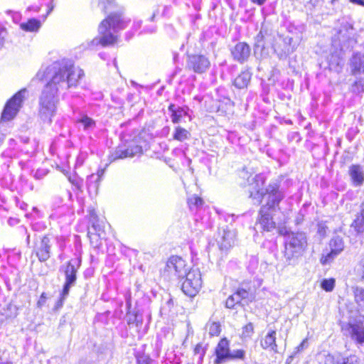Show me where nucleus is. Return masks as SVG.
<instances>
[{
	"label": "nucleus",
	"mask_w": 364,
	"mask_h": 364,
	"mask_svg": "<svg viewBox=\"0 0 364 364\" xmlns=\"http://www.w3.org/2000/svg\"><path fill=\"white\" fill-rule=\"evenodd\" d=\"M70 181L72 183V184L78 190L82 191L83 180L80 178H77L75 179H70Z\"/></svg>",
	"instance_id": "52"
},
{
	"label": "nucleus",
	"mask_w": 364,
	"mask_h": 364,
	"mask_svg": "<svg viewBox=\"0 0 364 364\" xmlns=\"http://www.w3.org/2000/svg\"><path fill=\"white\" fill-rule=\"evenodd\" d=\"M181 71V68H180L179 67H176L175 70L173 71V73L171 74V76H172V77H175Z\"/></svg>",
	"instance_id": "62"
},
{
	"label": "nucleus",
	"mask_w": 364,
	"mask_h": 364,
	"mask_svg": "<svg viewBox=\"0 0 364 364\" xmlns=\"http://www.w3.org/2000/svg\"><path fill=\"white\" fill-rule=\"evenodd\" d=\"M114 4V0H99L98 6L104 13H107Z\"/></svg>",
	"instance_id": "43"
},
{
	"label": "nucleus",
	"mask_w": 364,
	"mask_h": 364,
	"mask_svg": "<svg viewBox=\"0 0 364 364\" xmlns=\"http://www.w3.org/2000/svg\"><path fill=\"white\" fill-rule=\"evenodd\" d=\"M224 221L228 223L227 225L229 228H235L233 223L235 222V220L239 217V215H235V214L225 213L222 215Z\"/></svg>",
	"instance_id": "44"
},
{
	"label": "nucleus",
	"mask_w": 364,
	"mask_h": 364,
	"mask_svg": "<svg viewBox=\"0 0 364 364\" xmlns=\"http://www.w3.org/2000/svg\"><path fill=\"white\" fill-rule=\"evenodd\" d=\"M327 60L330 70H337L338 68H341L342 59L338 55L332 54L328 57Z\"/></svg>",
	"instance_id": "36"
},
{
	"label": "nucleus",
	"mask_w": 364,
	"mask_h": 364,
	"mask_svg": "<svg viewBox=\"0 0 364 364\" xmlns=\"http://www.w3.org/2000/svg\"><path fill=\"white\" fill-rule=\"evenodd\" d=\"M296 354H295L294 352L292 353L291 355H290L287 358V360H286V363L287 364H290L292 360H294V358L296 357Z\"/></svg>",
	"instance_id": "57"
},
{
	"label": "nucleus",
	"mask_w": 364,
	"mask_h": 364,
	"mask_svg": "<svg viewBox=\"0 0 364 364\" xmlns=\"http://www.w3.org/2000/svg\"><path fill=\"white\" fill-rule=\"evenodd\" d=\"M230 350L229 340L225 337L221 338L215 348L214 355L215 358L213 363L223 364L228 362Z\"/></svg>",
	"instance_id": "16"
},
{
	"label": "nucleus",
	"mask_w": 364,
	"mask_h": 364,
	"mask_svg": "<svg viewBox=\"0 0 364 364\" xmlns=\"http://www.w3.org/2000/svg\"><path fill=\"white\" fill-rule=\"evenodd\" d=\"M18 232L21 235L26 236V246L30 247L31 235L28 232V229L25 226L21 225L18 228Z\"/></svg>",
	"instance_id": "47"
},
{
	"label": "nucleus",
	"mask_w": 364,
	"mask_h": 364,
	"mask_svg": "<svg viewBox=\"0 0 364 364\" xmlns=\"http://www.w3.org/2000/svg\"><path fill=\"white\" fill-rule=\"evenodd\" d=\"M277 211V210L261 206L255 224V230L260 232H272L276 230L277 223L274 216Z\"/></svg>",
	"instance_id": "10"
},
{
	"label": "nucleus",
	"mask_w": 364,
	"mask_h": 364,
	"mask_svg": "<svg viewBox=\"0 0 364 364\" xmlns=\"http://www.w3.org/2000/svg\"><path fill=\"white\" fill-rule=\"evenodd\" d=\"M236 238L235 228H229L228 225L218 228L215 236V242L221 253V257L226 255L234 246Z\"/></svg>",
	"instance_id": "8"
},
{
	"label": "nucleus",
	"mask_w": 364,
	"mask_h": 364,
	"mask_svg": "<svg viewBox=\"0 0 364 364\" xmlns=\"http://www.w3.org/2000/svg\"><path fill=\"white\" fill-rule=\"evenodd\" d=\"M350 338L357 344H364V316L359 314L350 318L345 328Z\"/></svg>",
	"instance_id": "11"
},
{
	"label": "nucleus",
	"mask_w": 364,
	"mask_h": 364,
	"mask_svg": "<svg viewBox=\"0 0 364 364\" xmlns=\"http://www.w3.org/2000/svg\"><path fill=\"white\" fill-rule=\"evenodd\" d=\"M254 332V325L252 323L249 322L242 327L240 337L242 340L250 338L252 336Z\"/></svg>",
	"instance_id": "38"
},
{
	"label": "nucleus",
	"mask_w": 364,
	"mask_h": 364,
	"mask_svg": "<svg viewBox=\"0 0 364 364\" xmlns=\"http://www.w3.org/2000/svg\"><path fill=\"white\" fill-rule=\"evenodd\" d=\"M277 331L275 330H269L264 338L260 340L259 344L263 350L278 353L277 339Z\"/></svg>",
	"instance_id": "24"
},
{
	"label": "nucleus",
	"mask_w": 364,
	"mask_h": 364,
	"mask_svg": "<svg viewBox=\"0 0 364 364\" xmlns=\"http://www.w3.org/2000/svg\"><path fill=\"white\" fill-rule=\"evenodd\" d=\"M142 153V148L139 145H129L125 147L123 146H119L114 153H112L109 158L112 161L117 159H122L127 157H134L138 154Z\"/></svg>",
	"instance_id": "18"
},
{
	"label": "nucleus",
	"mask_w": 364,
	"mask_h": 364,
	"mask_svg": "<svg viewBox=\"0 0 364 364\" xmlns=\"http://www.w3.org/2000/svg\"><path fill=\"white\" fill-rule=\"evenodd\" d=\"M0 364H13V363L10 360H3L1 359Z\"/></svg>",
	"instance_id": "64"
},
{
	"label": "nucleus",
	"mask_w": 364,
	"mask_h": 364,
	"mask_svg": "<svg viewBox=\"0 0 364 364\" xmlns=\"http://www.w3.org/2000/svg\"><path fill=\"white\" fill-rule=\"evenodd\" d=\"M351 226L354 228L357 233H363L364 232V202L361 203L360 211L356 215Z\"/></svg>",
	"instance_id": "28"
},
{
	"label": "nucleus",
	"mask_w": 364,
	"mask_h": 364,
	"mask_svg": "<svg viewBox=\"0 0 364 364\" xmlns=\"http://www.w3.org/2000/svg\"><path fill=\"white\" fill-rule=\"evenodd\" d=\"M51 246L50 238L46 235L35 243L33 252L41 262H45L50 257Z\"/></svg>",
	"instance_id": "15"
},
{
	"label": "nucleus",
	"mask_w": 364,
	"mask_h": 364,
	"mask_svg": "<svg viewBox=\"0 0 364 364\" xmlns=\"http://www.w3.org/2000/svg\"><path fill=\"white\" fill-rule=\"evenodd\" d=\"M253 4L258 6H262L267 0H250Z\"/></svg>",
	"instance_id": "58"
},
{
	"label": "nucleus",
	"mask_w": 364,
	"mask_h": 364,
	"mask_svg": "<svg viewBox=\"0 0 364 364\" xmlns=\"http://www.w3.org/2000/svg\"><path fill=\"white\" fill-rule=\"evenodd\" d=\"M359 266L362 268V278L364 279V259L360 260Z\"/></svg>",
	"instance_id": "63"
},
{
	"label": "nucleus",
	"mask_w": 364,
	"mask_h": 364,
	"mask_svg": "<svg viewBox=\"0 0 364 364\" xmlns=\"http://www.w3.org/2000/svg\"><path fill=\"white\" fill-rule=\"evenodd\" d=\"M48 173V171L44 168H38L36 171L33 177L37 179L40 180L42 179L45 176H46Z\"/></svg>",
	"instance_id": "50"
},
{
	"label": "nucleus",
	"mask_w": 364,
	"mask_h": 364,
	"mask_svg": "<svg viewBox=\"0 0 364 364\" xmlns=\"http://www.w3.org/2000/svg\"><path fill=\"white\" fill-rule=\"evenodd\" d=\"M250 52L251 48L245 42H239L230 49L233 60L240 64H243L247 61L250 56Z\"/></svg>",
	"instance_id": "19"
},
{
	"label": "nucleus",
	"mask_w": 364,
	"mask_h": 364,
	"mask_svg": "<svg viewBox=\"0 0 364 364\" xmlns=\"http://www.w3.org/2000/svg\"><path fill=\"white\" fill-rule=\"evenodd\" d=\"M187 203L192 213H197L203 208L204 201L200 197L193 195L188 198Z\"/></svg>",
	"instance_id": "30"
},
{
	"label": "nucleus",
	"mask_w": 364,
	"mask_h": 364,
	"mask_svg": "<svg viewBox=\"0 0 364 364\" xmlns=\"http://www.w3.org/2000/svg\"><path fill=\"white\" fill-rule=\"evenodd\" d=\"M46 228V225L43 222H36L31 224V229L35 232H41Z\"/></svg>",
	"instance_id": "49"
},
{
	"label": "nucleus",
	"mask_w": 364,
	"mask_h": 364,
	"mask_svg": "<svg viewBox=\"0 0 364 364\" xmlns=\"http://www.w3.org/2000/svg\"><path fill=\"white\" fill-rule=\"evenodd\" d=\"M173 306V301L171 298H168V300L161 306V312L164 314H168Z\"/></svg>",
	"instance_id": "46"
},
{
	"label": "nucleus",
	"mask_w": 364,
	"mask_h": 364,
	"mask_svg": "<svg viewBox=\"0 0 364 364\" xmlns=\"http://www.w3.org/2000/svg\"><path fill=\"white\" fill-rule=\"evenodd\" d=\"M348 174L352 185L354 187H360L364 183L363 167L359 164H352L349 166Z\"/></svg>",
	"instance_id": "22"
},
{
	"label": "nucleus",
	"mask_w": 364,
	"mask_h": 364,
	"mask_svg": "<svg viewBox=\"0 0 364 364\" xmlns=\"http://www.w3.org/2000/svg\"><path fill=\"white\" fill-rule=\"evenodd\" d=\"M130 22L131 19L126 17L122 11L111 12L99 25L100 36L87 41L82 46L84 49L94 50L98 46L112 45L117 41V33L127 28Z\"/></svg>",
	"instance_id": "3"
},
{
	"label": "nucleus",
	"mask_w": 364,
	"mask_h": 364,
	"mask_svg": "<svg viewBox=\"0 0 364 364\" xmlns=\"http://www.w3.org/2000/svg\"><path fill=\"white\" fill-rule=\"evenodd\" d=\"M336 280L333 278L323 279L321 282V287L327 292L332 291L335 287Z\"/></svg>",
	"instance_id": "39"
},
{
	"label": "nucleus",
	"mask_w": 364,
	"mask_h": 364,
	"mask_svg": "<svg viewBox=\"0 0 364 364\" xmlns=\"http://www.w3.org/2000/svg\"><path fill=\"white\" fill-rule=\"evenodd\" d=\"M349 1L353 4L363 6V0H349Z\"/></svg>",
	"instance_id": "61"
},
{
	"label": "nucleus",
	"mask_w": 364,
	"mask_h": 364,
	"mask_svg": "<svg viewBox=\"0 0 364 364\" xmlns=\"http://www.w3.org/2000/svg\"><path fill=\"white\" fill-rule=\"evenodd\" d=\"M4 32L3 28L0 29V48H1L4 44V37L1 36L2 33Z\"/></svg>",
	"instance_id": "56"
},
{
	"label": "nucleus",
	"mask_w": 364,
	"mask_h": 364,
	"mask_svg": "<svg viewBox=\"0 0 364 364\" xmlns=\"http://www.w3.org/2000/svg\"><path fill=\"white\" fill-rule=\"evenodd\" d=\"M41 26V21L35 18H29L26 22L20 24V28L26 32H36L40 29Z\"/></svg>",
	"instance_id": "29"
},
{
	"label": "nucleus",
	"mask_w": 364,
	"mask_h": 364,
	"mask_svg": "<svg viewBox=\"0 0 364 364\" xmlns=\"http://www.w3.org/2000/svg\"><path fill=\"white\" fill-rule=\"evenodd\" d=\"M26 92V89H21L6 102L1 112L0 130L4 129L6 122L12 120L16 117L22 106Z\"/></svg>",
	"instance_id": "7"
},
{
	"label": "nucleus",
	"mask_w": 364,
	"mask_h": 364,
	"mask_svg": "<svg viewBox=\"0 0 364 364\" xmlns=\"http://www.w3.org/2000/svg\"><path fill=\"white\" fill-rule=\"evenodd\" d=\"M46 301H47V295H46V293L45 292H43L41 296H40V298L37 302V306L38 308H42L46 303Z\"/></svg>",
	"instance_id": "53"
},
{
	"label": "nucleus",
	"mask_w": 364,
	"mask_h": 364,
	"mask_svg": "<svg viewBox=\"0 0 364 364\" xmlns=\"http://www.w3.org/2000/svg\"><path fill=\"white\" fill-rule=\"evenodd\" d=\"M77 124H79L84 132H90L96 127V121L87 114L80 112L78 117L75 119Z\"/></svg>",
	"instance_id": "25"
},
{
	"label": "nucleus",
	"mask_w": 364,
	"mask_h": 364,
	"mask_svg": "<svg viewBox=\"0 0 364 364\" xmlns=\"http://www.w3.org/2000/svg\"><path fill=\"white\" fill-rule=\"evenodd\" d=\"M256 183L255 191H250V197L255 200V203H260L263 198H265L266 203L262 207L269 208L272 210H279V203L285 197V193L280 186L278 180L271 181L263 191L261 187L264 184V178L260 175H255L252 179Z\"/></svg>",
	"instance_id": "4"
},
{
	"label": "nucleus",
	"mask_w": 364,
	"mask_h": 364,
	"mask_svg": "<svg viewBox=\"0 0 364 364\" xmlns=\"http://www.w3.org/2000/svg\"><path fill=\"white\" fill-rule=\"evenodd\" d=\"M210 67V61L203 54L188 55L186 68L195 73H205Z\"/></svg>",
	"instance_id": "14"
},
{
	"label": "nucleus",
	"mask_w": 364,
	"mask_h": 364,
	"mask_svg": "<svg viewBox=\"0 0 364 364\" xmlns=\"http://www.w3.org/2000/svg\"><path fill=\"white\" fill-rule=\"evenodd\" d=\"M156 31V27L154 26H146L145 27L143 31H141V33H155Z\"/></svg>",
	"instance_id": "55"
},
{
	"label": "nucleus",
	"mask_w": 364,
	"mask_h": 364,
	"mask_svg": "<svg viewBox=\"0 0 364 364\" xmlns=\"http://www.w3.org/2000/svg\"><path fill=\"white\" fill-rule=\"evenodd\" d=\"M206 353V348L202 343H198L194 348L195 355H199V361H203Z\"/></svg>",
	"instance_id": "45"
},
{
	"label": "nucleus",
	"mask_w": 364,
	"mask_h": 364,
	"mask_svg": "<svg viewBox=\"0 0 364 364\" xmlns=\"http://www.w3.org/2000/svg\"><path fill=\"white\" fill-rule=\"evenodd\" d=\"M306 237L303 232H291L285 238L284 258L288 265L294 266L306 246Z\"/></svg>",
	"instance_id": "6"
},
{
	"label": "nucleus",
	"mask_w": 364,
	"mask_h": 364,
	"mask_svg": "<svg viewBox=\"0 0 364 364\" xmlns=\"http://www.w3.org/2000/svg\"><path fill=\"white\" fill-rule=\"evenodd\" d=\"M252 78V73L246 70L242 71L234 80L233 85L240 90L247 89Z\"/></svg>",
	"instance_id": "27"
},
{
	"label": "nucleus",
	"mask_w": 364,
	"mask_h": 364,
	"mask_svg": "<svg viewBox=\"0 0 364 364\" xmlns=\"http://www.w3.org/2000/svg\"><path fill=\"white\" fill-rule=\"evenodd\" d=\"M84 75L82 69L75 67L73 61L66 58L56 60L38 72L36 77L47 81L38 99V116L42 122L52 123L57 112L59 94L77 87Z\"/></svg>",
	"instance_id": "1"
},
{
	"label": "nucleus",
	"mask_w": 364,
	"mask_h": 364,
	"mask_svg": "<svg viewBox=\"0 0 364 364\" xmlns=\"http://www.w3.org/2000/svg\"><path fill=\"white\" fill-rule=\"evenodd\" d=\"M161 364H181V360L180 358L173 355V357H166L164 360L162 361Z\"/></svg>",
	"instance_id": "48"
},
{
	"label": "nucleus",
	"mask_w": 364,
	"mask_h": 364,
	"mask_svg": "<svg viewBox=\"0 0 364 364\" xmlns=\"http://www.w3.org/2000/svg\"><path fill=\"white\" fill-rule=\"evenodd\" d=\"M135 358L137 364H151L153 362L150 355L144 353H136Z\"/></svg>",
	"instance_id": "40"
},
{
	"label": "nucleus",
	"mask_w": 364,
	"mask_h": 364,
	"mask_svg": "<svg viewBox=\"0 0 364 364\" xmlns=\"http://www.w3.org/2000/svg\"><path fill=\"white\" fill-rule=\"evenodd\" d=\"M184 278L185 280L181 284V290L188 296H195L202 287L200 272L198 269H191L184 275Z\"/></svg>",
	"instance_id": "9"
},
{
	"label": "nucleus",
	"mask_w": 364,
	"mask_h": 364,
	"mask_svg": "<svg viewBox=\"0 0 364 364\" xmlns=\"http://www.w3.org/2000/svg\"><path fill=\"white\" fill-rule=\"evenodd\" d=\"M141 24L142 21L141 20H134L131 31H129L125 33V39L127 41L130 40L133 37L134 33L141 27Z\"/></svg>",
	"instance_id": "41"
},
{
	"label": "nucleus",
	"mask_w": 364,
	"mask_h": 364,
	"mask_svg": "<svg viewBox=\"0 0 364 364\" xmlns=\"http://www.w3.org/2000/svg\"><path fill=\"white\" fill-rule=\"evenodd\" d=\"M237 305L242 306V302L240 301L237 294L234 292L226 299L225 307L228 309H235Z\"/></svg>",
	"instance_id": "37"
},
{
	"label": "nucleus",
	"mask_w": 364,
	"mask_h": 364,
	"mask_svg": "<svg viewBox=\"0 0 364 364\" xmlns=\"http://www.w3.org/2000/svg\"><path fill=\"white\" fill-rule=\"evenodd\" d=\"M81 262L80 257L73 258L66 262L65 265L60 267V270L63 271L65 275V282L54 306V311H58L63 306L65 301L70 294V289L75 286L77 273L81 266Z\"/></svg>",
	"instance_id": "5"
},
{
	"label": "nucleus",
	"mask_w": 364,
	"mask_h": 364,
	"mask_svg": "<svg viewBox=\"0 0 364 364\" xmlns=\"http://www.w3.org/2000/svg\"><path fill=\"white\" fill-rule=\"evenodd\" d=\"M256 291L257 287L255 282L245 281L239 285L235 292L242 302V306H245L255 301Z\"/></svg>",
	"instance_id": "13"
},
{
	"label": "nucleus",
	"mask_w": 364,
	"mask_h": 364,
	"mask_svg": "<svg viewBox=\"0 0 364 364\" xmlns=\"http://www.w3.org/2000/svg\"><path fill=\"white\" fill-rule=\"evenodd\" d=\"M358 361L355 355L343 356L339 353L328 354L325 358V364H357Z\"/></svg>",
	"instance_id": "21"
},
{
	"label": "nucleus",
	"mask_w": 364,
	"mask_h": 364,
	"mask_svg": "<svg viewBox=\"0 0 364 364\" xmlns=\"http://www.w3.org/2000/svg\"><path fill=\"white\" fill-rule=\"evenodd\" d=\"M127 313L132 312V299L130 294H127L125 296Z\"/></svg>",
	"instance_id": "54"
},
{
	"label": "nucleus",
	"mask_w": 364,
	"mask_h": 364,
	"mask_svg": "<svg viewBox=\"0 0 364 364\" xmlns=\"http://www.w3.org/2000/svg\"><path fill=\"white\" fill-rule=\"evenodd\" d=\"M58 243L61 250H63L65 247V240L62 238H58Z\"/></svg>",
	"instance_id": "60"
},
{
	"label": "nucleus",
	"mask_w": 364,
	"mask_h": 364,
	"mask_svg": "<svg viewBox=\"0 0 364 364\" xmlns=\"http://www.w3.org/2000/svg\"><path fill=\"white\" fill-rule=\"evenodd\" d=\"M255 52H259L262 56L269 55V49L272 48L280 60L287 59L296 49V44L289 36H277L267 26H262L260 31L255 38Z\"/></svg>",
	"instance_id": "2"
},
{
	"label": "nucleus",
	"mask_w": 364,
	"mask_h": 364,
	"mask_svg": "<svg viewBox=\"0 0 364 364\" xmlns=\"http://www.w3.org/2000/svg\"><path fill=\"white\" fill-rule=\"evenodd\" d=\"M330 252L321 258V263L326 264L330 263L337 255L341 253L344 249L343 238L340 236L333 237L329 242Z\"/></svg>",
	"instance_id": "17"
},
{
	"label": "nucleus",
	"mask_w": 364,
	"mask_h": 364,
	"mask_svg": "<svg viewBox=\"0 0 364 364\" xmlns=\"http://www.w3.org/2000/svg\"><path fill=\"white\" fill-rule=\"evenodd\" d=\"M308 347V339H304L301 343L295 348L294 353L297 354Z\"/></svg>",
	"instance_id": "51"
},
{
	"label": "nucleus",
	"mask_w": 364,
	"mask_h": 364,
	"mask_svg": "<svg viewBox=\"0 0 364 364\" xmlns=\"http://www.w3.org/2000/svg\"><path fill=\"white\" fill-rule=\"evenodd\" d=\"M164 272L178 279H184V275L188 272L186 261L181 257L171 256L167 261Z\"/></svg>",
	"instance_id": "12"
},
{
	"label": "nucleus",
	"mask_w": 364,
	"mask_h": 364,
	"mask_svg": "<svg viewBox=\"0 0 364 364\" xmlns=\"http://www.w3.org/2000/svg\"><path fill=\"white\" fill-rule=\"evenodd\" d=\"M318 232L320 235L321 236H324L326 235V229L324 227H322V226H319L318 227Z\"/></svg>",
	"instance_id": "59"
},
{
	"label": "nucleus",
	"mask_w": 364,
	"mask_h": 364,
	"mask_svg": "<svg viewBox=\"0 0 364 364\" xmlns=\"http://www.w3.org/2000/svg\"><path fill=\"white\" fill-rule=\"evenodd\" d=\"M126 320L129 326L135 325L141 327L143 323L142 316L136 311L126 314Z\"/></svg>",
	"instance_id": "31"
},
{
	"label": "nucleus",
	"mask_w": 364,
	"mask_h": 364,
	"mask_svg": "<svg viewBox=\"0 0 364 364\" xmlns=\"http://www.w3.org/2000/svg\"><path fill=\"white\" fill-rule=\"evenodd\" d=\"M104 173L105 170L100 169L97 171V173H92L87 176L86 180V185L89 191H97Z\"/></svg>",
	"instance_id": "26"
},
{
	"label": "nucleus",
	"mask_w": 364,
	"mask_h": 364,
	"mask_svg": "<svg viewBox=\"0 0 364 364\" xmlns=\"http://www.w3.org/2000/svg\"><path fill=\"white\" fill-rule=\"evenodd\" d=\"M246 358V352L243 349L230 350L229 361L241 360L244 361Z\"/></svg>",
	"instance_id": "35"
},
{
	"label": "nucleus",
	"mask_w": 364,
	"mask_h": 364,
	"mask_svg": "<svg viewBox=\"0 0 364 364\" xmlns=\"http://www.w3.org/2000/svg\"><path fill=\"white\" fill-rule=\"evenodd\" d=\"M355 80L352 84L351 90L353 92L360 94L364 92V75H357Z\"/></svg>",
	"instance_id": "34"
},
{
	"label": "nucleus",
	"mask_w": 364,
	"mask_h": 364,
	"mask_svg": "<svg viewBox=\"0 0 364 364\" xmlns=\"http://www.w3.org/2000/svg\"><path fill=\"white\" fill-rule=\"evenodd\" d=\"M221 331L220 325L218 322H212L208 325V333L210 336H216Z\"/></svg>",
	"instance_id": "42"
},
{
	"label": "nucleus",
	"mask_w": 364,
	"mask_h": 364,
	"mask_svg": "<svg viewBox=\"0 0 364 364\" xmlns=\"http://www.w3.org/2000/svg\"><path fill=\"white\" fill-rule=\"evenodd\" d=\"M350 73L353 76L364 75V52H354L349 60Z\"/></svg>",
	"instance_id": "20"
},
{
	"label": "nucleus",
	"mask_w": 364,
	"mask_h": 364,
	"mask_svg": "<svg viewBox=\"0 0 364 364\" xmlns=\"http://www.w3.org/2000/svg\"><path fill=\"white\" fill-rule=\"evenodd\" d=\"M190 138L191 133L189 131L180 126L175 127L174 132L173 133V139L174 140L183 142L187 139H189Z\"/></svg>",
	"instance_id": "32"
},
{
	"label": "nucleus",
	"mask_w": 364,
	"mask_h": 364,
	"mask_svg": "<svg viewBox=\"0 0 364 364\" xmlns=\"http://www.w3.org/2000/svg\"><path fill=\"white\" fill-rule=\"evenodd\" d=\"M353 295L359 308L364 309V288L360 287L353 288Z\"/></svg>",
	"instance_id": "33"
},
{
	"label": "nucleus",
	"mask_w": 364,
	"mask_h": 364,
	"mask_svg": "<svg viewBox=\"0 0 364 364\" xmlns=\"http://www.w3.org/2000/svg\"><path fill=\"white\" fill-rule=\"evenodd\" d=\"M168 110L171 112V122L173 124H178L181 122L183 117L188 116L190 109L188 106H176L171 103L168 107Z\"/></svg>",
	"instance_id": "23"
}]
</instances>
